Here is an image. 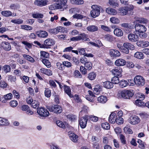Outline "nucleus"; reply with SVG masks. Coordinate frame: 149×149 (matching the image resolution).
Returning a JSON list of instances; mask_svg holds the SVG:
<instances>
[{
  "label": "nucleus",
  "mask_w": 149,
  "mask_h": 149,
  "mask_svg": "<svg viewBox=\"0 0 149 149\" xmlns=\"http://www.w3.org/2000/svg\"><path fill=\"white\" fill-rule=\"evenodd\" d=\"M134 19V22L136 24L135 26L136 31L138 33L146 31L147 29L146 27L143 25L137 23L146 24L148 22V20L144 18L138 17H135Z\"/></svg>",
  "instance_id": "f257e3e1"
},
{
  "label": "nucleus",
  "mask_w": 149,
  "mask_h": 149,
  "mask_svg": "<svg viewBox=\"0 0 149 149\" xmlns=\"http://www.w3.org/2000/svg\"><path fill=\"white\" fill-rule=\"evenodd\" d=\"M92 9L91 10L90 14L93 18H95L100 14V11L103 10L102 8L100 6L97 5H93L91 6Z\"/></svg>",
  "instance_id": "f03ea898"
},
{
  "label": "nucleus",
  "mask_w": 149,
  "mask_h": 149,
  "mask_svg": "<svg viewBox=\"0 0 149 149\" xmlns=\"http://www.w3.org/2000/svg\"><path fill=\"white\" fill-rule=\"evenodd\" d=\"M134 94L131 91L125 90L118 93L117 94V96L120 99L123 98L124 99H129Z\"/></svg>",
  "instance_id": "7ed1b4c3"
},
{
  "label": "nucleus",
  "mask_w": 149,
  "mask_h": 149,
  "mask_svg": "<svg viewBox=\"0 0 149 149\" xmlns=\"http://www.w3.org/2000/svg\"><path fill=\"white\" fill-rule=\"evenodd\" d=\"M134 49L133 45L126 42L123 44V48L122 49L121 52L125 54H128L129 53V49L133 50Z\"/></svg>",
  "instance_id": "20e7f679"
},
{
  "label": "nucleus",
  "mask_w": 149,
  "mask_h": 149,
  "mask_svg": "<svg viewBox=\"0 0 149 149\" xmlns=\"http://www.w3.org/2000/svg\"><path fill=\"white\" fill-rule=\"evenodd\" d=\"M58 3L55 4V8L57 9L65 8L66 7V4L67 0H54Z\"/></svg>",
  "instance_id": "39448f33"
},
{
  "label": "nucleus",
  "mask_w": 149,
  "mask_h": 149,
  "mask_svg": "<svg viewBox=\"0 0 149 149\" xmlns=\"http://www.w3.org/2000/svg\"><path fill=\"white\" fill-rule=\"evenodd\" d=\"M47 108L50 111L56 113H60L62 111V108L57 104L49 106Z\"/></svg>",
  "instance_id": "423d86ee"
},
{
  "label": "nucleus",
  "mask_w": 149,
  "mask_h": 149,
  "mask_svg": "<svg viewBox=\"0 0 149 149\" xmlns=\"http://www.w3.org/2000/svg\"><path fill=\"white\" fill-rule=\"evenodd\" d=\"M134 83L137 85L142 86L145 83V80L141 76L137 75L134 78Z\"/></svg>",
  "instance_id": "0eeeda50"
},
{
  "label": "nucleus",
  "mask_w": 149,
  "mask_h": 149,
  "mask_svg": "<svg viewBox=\"0 0 149 149\" xmlns=\"http://www.w3.org/2000/svg\"><path fill=\"white\" fill-rule=\"evenodd\" d=\"M55 42L53 39L48 38L45 40L44 42L43 48H50L51 46L54 45Z\"/></svg>",
  "instance_id": "6e6552de"
},
{
  "label": "nucleus",
  "mask_w": 149,
  "mask_h": 149,
  "mask_svg": "<svg viewBox=\"0 0 149 149\" xmlns=\"http://www.w3.org/2000/svg\"><path fill=\"white\" fill-rule=\"evenodd\" d=\"M37 112L38 114L41 116L46 117L49 114V111L46 109L42 107L38 109Z\"/></svg>",
  "instance_id": "1a4fd4ad"
},
{
  "label": "nucleus",
  "mask_w": 149,
  "mask_h": 149,
  "mask_svg": "<svg viewBox=\"0 0 149 149\" xmlns=\"http://www.w3.org/2000/svg\"><path fill=\"white\" fill-rule=\"evenodd\" d=\"M134 8V6L132 5L130 6V7H123L120 9V13L122 15H125L127 14L128 11L132 10Z\"/></svg>",
  "instance_id": "9d476101"
},
{
  "label": "nucleus",
  "mask_w": 149,
  "mask_h": 149,
  "mask_svg": "<svg viewBox=\"0 0 149 149\" xmlns=\"http://www.w3.org/2000/svg\"><path fill=\"white\" fill-rule=\"evenodd\" d=\"M140 120L139 118L136 116L131 117L128 120V122L130 124L134 125L140 122Z\"/></svg>",
  "instance_id": "9b49d317"
},
{
  "label": "nucleus",
  "mask_w": 149,
  "mask_h": 149,
  "mask_svg": "<svg viewBox=\"0 0 149 149\" xmlns=\"http://www.w3.org/2000/svg\"><path fill=\"white\" fill-rule=\"evenodd\" d=\"M47 0H36L34 1V3L38 6L42 7L47 5Z\"/></svg>",
  "instance_id": "f8f14e48"
},
{
  "label": "nucleus",
  "mask_w": 149,
  "mask_h": 149,
  "mask_svg": "<svg viewBox=\"0 0 149 149\" xmlns=\"http://www.w3.org/2000/svg\"><path fill=\"white\" fill-rule=\"evenodd\" d=\"M87 119L84 117L81 118L79 121L80 126L82 128H85L86 125Z\"/></svg>",
  "instance_id": "ddd939ff"
},
{
  "label": "nucleus",
  "mask_w": 149,
  "mask_h": 149,
  "mask_svg": "<svg viewBox=\"0 0 149 149\" xmlns=\"http://www.w3.org/2000/svg\"><path fill=\"white\" fill-rule=\"evenodd\" d=\"M12 95L11 93H8L4 95V97L1 99L0 101L3 103H6L7 100L11 99L12 97Z\"/></svg>",
  "instance_id": "4468645a"
},
{
  "label": "nucleus",
  "mask_w": 149,
  "mask_h": 149,
  "mask_svg": "<svg viewBox=\"0 0 149 149\" xmlns=\"http://www.w3.org/2000/svg\"><path fill=\"white\" fill-rule=\"evenodd\" d=\"M116 119L117 117L116 116V113L112 112L109 117V120L110 123L113 124L115 122Z\"/></svg>",
  "instance_id": "2eb2a0df"
},
{
  "label": "nucleus",
  "mask_w": 149,
  "mask_h": 149,
  "mask_svg": "<svg viewBox=\"0 0 149 149\" xmlns=\"http://www.w3.org/2000/svg\"><path fill=\"white\" fill-rule=\"evenodd\" d=\"M129 40L132 42H136L138 40L139 37L138 35L132 33L129 34L128 36Z\"/></svg>",
  "instance_id": "dca6fc26"
},
{
  "label": "nucleus",
  "mask_w": 149,
  "mask_h": 149,
  "mask_svg": "<svg viewBox=\"0 0 149 149\" xmlns=\"http://www.w3.org/2000/svg\"><path fill=\"white\" fill-rule=\"evenodd\" d=\"M36 35L38 37L40 38H46L48 36V33L45 31H40L36 33Z\"/></svg>",
  "instance_id": "f3484780"
},
{
  "label": "nucleus",
  "mask_w": 149,
  "mask_h": 149,
  "mask_svg": "<svg viewBox=\"0 0 149 149\" xmlns=\"http://www.w3.org/2000/svg\"><path fill=\"white\" fill-rule=\"evenodd\" d=\"M1 47L5 50L9 51L11 49L10 45L9 43L7 42H3L1 44Z\"/></svg>",
  "instance_id": "a211bd4d"
},
{
  "label": "nucleus",
  "mask_w": 149,
  "mask_h": 149,
  "mask_svg": "<svg viewBox=\"0 0 149 149\" xmlns=\"http://www.w3.org/2000/svg\"><path fill=\"white\" fill-rule=\"evenodd\" d=\"M126 63V61L122 59H117L115 63V65L118 66H123Z\"/></svg>",
  "instance_id": "6ab92c4d"
},
{
  "label": "nucleus",
  "mask_w": 149,
  "mask_h": 149,
  "mask_svg": "<svg viewBox=\"0 0 149 149\" xmlns=\"http://www.w3.org/2000/svg\"><path fill=\"white\" fill-rule=\"evenodd\" d=\"M103 85L104 87L108 89H111L112 88L113 86L112 82L109 81L104 82L103 83Z\"/></svg>",
  "instance_id": "aec40b11"
},
{
  "label": "nucleus",
  "mask_w": 149,
  "mask_h": 149,
  "mask_svg": "<svg viewBox=\"0 0 149 149\" xmlns=\"http://www.w3.org/2000/svg\"><path fill=\"white\" fill-rule=\"evenodd\" d=\"M79 36V40H82L83 41H90V39L88 38L87 35L85 33L80 34Z\"/></svg>",
  "instance_id": "412c9836"
},
{
  "label": "nucleus",
  "mask_w": 149,
  "mask_h": 149,
  "mask_svg": "<svg viewBox=\"0 0 149 149\" xmlns=\"http://www.w3.org/2000/svg\"><path fill=\"white\" fill-rule=\"evenodd\" d=\"M109 54L111 56H118L120 55V52L115 49H111L109 50Z\"/></svg>",
  "instance_id": "4be33fe9"
},
{
  "label": "nucleus",
  "mask_w": 149,
  "mask_h": 149,
  "mask_svg": "<svg viewBox=\"0 0 149 149\" xmlns=\"http://www.w3.org/2000/svg\"><path fill=\"white\" fill-rule=\"evenodd\" d=\"M86 29L91 32H94L97 31L98 30V27L95 25H90L86 28Z\"/></svg>",
  "instance_id": "5701e85b"
},
{
  "label": "nucleus",
  "mask_w": 149,
  "mask_h": 149,
  "mask_svg": "<svg viewBox=\"0 0 149 149\" xmlns=\"http://www.w3.org/2000/svg\"><path fill=\"white\" fill-rule=\"evenodd\" d=\"M63 88L65 93H67L70 98H72L73 97V96L71 93V90L69 86L66 85H64Z\"/></svg>",
  "instance_id": "b1692460"
},
{
  "label": "nucleus",
  "mask_w": 149,
  "mask_h": 149,
  "mask_svg": "<svg viewBox=\"0 0 149 149\" xmlns=\"http://www.w3.org/2000/svg\"><path fill=\"white\" fill-rule=\"evenodd\" d=\"M106 11L107 13L110 15H115L117 13V11L116 10L110 8H107Z\"/></svg>",
  "instance_id": "393cba45"
},
{
  "label": "nucleus",
  "mask_w": 149,
  "mask_h": 149,
  "mask_svg": "<svg viewBox=\"0 0 149 149\" xmlns=\"http://www.w3.org/2000/svg\"><path fill=\"white\" fill-rule=\"evenodd\" d=\"M111 72L113 75L119 76L121 73L122 70L117 68L113 69Z\"/></svg>",
  "instance_id": "a878e982"
},
{
  "label": "nucleus",
  "mask_w": 149,
  "mask_h": 149,
  "mask_svg": "<svg viewBox=\"0 0 149 149\" xmlns=\"http://www.w3.org/2000/svg\"><path fill=\"white\" fill-rule=\"evenodd\" d=\"M41 73L45 74L48 75H51L52 74V71L49 69L42 68L40 69Z\"/></svg>",
  "instance_id": "bb28decb"
},
{
  "label": "nucleus",
  "mask_w": 149,
  "mask_h": 149,
  "mask_svg": "<svg viewBox=\"0 0 149 149\" xmlns=\"http://www.w3.org/2000/svg\"><path fill=\"white\" fill-rule=\"evenodd\" d=\"M114 33L117 36H121L123 35V32L121 29L116 28L114 31Z\"/></svg>",
  "instance_id": "cd10ccee"
},
{
  "label": "nucleus",
  "mask_w": 149,
  "mask_h": 149,
  "mask_svg": "<svg viewBox=\"0 0 149 149\" xmlns=\"http://www.w3.org/2000/svg\"><path fill=\"white\" fill-rule=\"evenodd\" d=\"M97 100L100 103H104L107 101V98L106 96H101L98 97Z\"/></svg>",
  "instance_id": "c85d7f7f"
},
{
  "label": "nucleus",
  "mask_w": 149,
  "mask_h": 149,
  "mask_svg": "<svg viewBox=\"0 0 149 149\" xmlns=\"http://www.w3.org/2000/svg\"><path fill=\"white\" fill-rule=\"evenodd\" d=\"M109 3L112 7H118V4L115 0H109Z\"/></svg>",
  "instance_id": "c756f323"
},
{
  "label": "nucleus",
  "mask_w": 149,
  "mask_h": 149,
  "mask_svg": "<svg viewBox=\"0 0 149 149\" xmlns=\"http://www.w3.org/2000/svg\"><path fill=\"white\" fill-rule=\"evenodd\" d=\"M134 56L139 59H142L144 57L143 54L142 53L140 52H137L135 53L134 55Z\"/></svg>",
  "instance_id": "7c9ffc66"
},
{
  "label": "nucleus",
  "mask_w": 149,
  "mask_h": 149,
  "mask_svg": "<svg viewBox=\"0 0 149 149\" xmlns=\"http://www.w3.org/2000/svg\"><path fill=\"white\" fill-rule=\"evenodd\" d=\"M23 56L25 59L31 63H33L35 61L34 59L29 55L23 54Z\"/></svg>",
  "instance_id": "2f4dec72"
},
{
  "label": "nucleus",
  "mask_w": 149,
  "mask_h": 149,
  "mask_svg": "<svg viewBox=\"0 0 149 149\" xmlns=\"http://www.w3.org/2000/svg\"><path fill=\"white\" fill-rule=\"evenodd\" d=\"M8 79V81L11 82L15 83L16 81V77L15 76L11 75H8L7 76Z\"/></svg>",
  "instance_id": "473e14b6"
},
{
  "label": "nucleus",
  "mask_w": 149,
  "mask_h": 149,
  "mask_svg": "<svg viewBox=\"0 0 149 149\" xmlns=\"http://www.w3.org/2000/svg\"><path fill=\"white\" fill-rule=\"evenodd\" d=\"M96 76V74L94 72H91L88 74V79L91 80H94Z\"/></svg>",
  "instance_id": "72a5a7b5"
},
{
  "label": "nucleus",
  "mask_w": 149,
  "mask_h": 149,
  "mask_svg": "<svg viewBox=\"0 0 149 149\" xmlns=\"http://www.w3.org/2000/svg\"><path fill=\"white\" fill-rule=\"evenodd\" d=\"M119 85L122 88L125 87L128 85V81L124 79L122 80L119 82Z\"/></svg>",
  "instance_id": "f704fd0d"
},
{
  "label": "nucleus",
  "mask_w": 149,
  "mask_h": 149,
  "mask_svg": "<svg viewBox=\"0 0 149 149\" xmlns=\"http://www.w3.org/2000/svg\"><path fill=\"white\" fill-rule=\"evenodd\" d=\"M1 14L5 17H10L12 15V13L10 11L4 10L2 11Z\"/></svg>",
  "instance_id": "c9c22d12"
},
{
  "label": "nucleus",
  "mask_w": 149,
  "mask_h": 149,
  "mask_svg": "<svg viewBox=\"0 0 149 149\" xmlns=\"http://www.w3.org/2000/svg\"><path fill=\"white\" fill-rule=\"evenodd\" d=\"M42 61L47 68H49L51 67L50 63L47 59L45 58L42 59Z\"/></svg>",
  "instance_id": "e433bc0d"
},
{
  "label": "nucleus",
  "mask_w": 149,
  "mask_h": 149,
  "mask_svg": "<svg viewBox=\"0 0 149 149\" xmlns=\"http://www.w3.org/2000/svg\"><path fill=\"white\" fill-rule=\"evenodd\" d=\"M71 3L73 4H82L84 3L83 0H70Z\"/></svg>",
  "instance_id": "4c0bfd02"
},
{
  "label": "nucleus",
  "mask_w": 149,
  "mask_h": 149,
  "mask_svg": "<svg viewBox=\"0 0 149 149\" xmlns=\"http://www.w3.org/2000/svg\"><path fill=\"white\" fill-rule=\"evenodd\" d=\"M105 38L107 41L110 42L113 41L115 39L114 37L113 36L109 34L105 35Z\"/></svg>",
  "instance_id": "58836bf2"
},
{
  "label": "nucleus",
  "mask_w": 149,
  "mask_h": 149,
  "mask_svg": "<svg viewBox=\"0 0 149 149\" xmlns=\"http://www.w3.org/2000/svg\"><path fill=\"white\" fill-rule=\"evenodd\" d=\"M9 124L8 120L0 118V126H5Z\"/></svg>",
  "instance_id": "ea45409f"
},
{
  "label": "nucleus",
  "mask_w": 149,
  "mask_h": 149,
  "mask_svg": "<svg viewBox=\"0 0 149 149\" xmlns=\"http://www.w3.org/2000/svg\"><path fill=\"white\" fill-rule=\"evenodd\" d=\"M92 64L91 62L88 61L84 65V67L88 70H90L92 68Z\"/></svg>",
  "instance_id": "a19ab883"
},
{
  "label": "nucleus",
  "mask_w": 149,
  "mask_h": 149,
  "mask_svg": "<svg viewBox=\"0 0 149 149\" xmlns=\"http://www.w3.org/2000/svg\"><path fill=\"white\" fill-rule=\"evenodd\" d=\"M111 81L113 84H118L120 82L119 78L116 76L113 77L111 80Z\"/></svg>",
  "instance_id": "79ce46f5"
},
{
  "label": "nucleus",
  "mask_w": 149,
  "mask_h": 149,
  "mask_svg": "<svg viewBox=\"0 0 149 149\" xmlns=\"http://www.w3.org/2000/svg\"><path fill=\"white\" fill-rule=\"evenodd\" d=\"M31 106L34 108L36 109H39V102L36 101H34L31 104Z\"/></svg>",
  "instance_id": "37998d69"
},
{
  "label": "nucleus",
  "mask_w": 149,
  "mask_h": 149,
  "mask_svg": "<svg viewBox=\"0 0 149 149\" xmlns=\"http://www.w3.org/2000/svg\"><path fill=\"white\" fill-rule=\"evenodd\" d=\"M110 21L113 24H118L120 22V20L118 19L115 17L111 18Z\"/></svg>",
  "instance_id": "c03bdc74"
},
{
  "label": "nucleus",
  "mask_w": 149,
  "mask_h": 149,
  "mask_svg": "<svg viewBox=\"0 0 149 149\" xmlns=\"http://www.w3.org/2000/svg\"><path fill=\"white\" fill-rule=\"evenodd\" d=\"M49 56V54L48 53L43 51L40 52L41 58L42 59V58H48Z\"/></svg>",
  "instance_id": "a18cd8bd"
},
{
  "label": "nucleus",
  "mask_w": 149,
  "mask_h": 149,
  "mask_svg": "<svg viewBox=\"0 0 149 149\" xmlns=\"http://www.w3.org/2000/svg\"><path fill=\"white\" fill-rule=\"evenodd\" d=\"M3 69L5 72L7 73L10 71L11 68L10 66L8 65H5L3 67Z\"/></svg>",
  "instance_id": "49530a36"
},
{
  "label": "nucleus",
  "mask_w": 149,
  "mask_h": 149,
  "mask_svg": "<svg viewBox=\"0 0 149 149\" xmlns=\"http://www.w3.org/2000/svg\"><path fill=\"white\" fill-rule=\"evenodd\" d=\"M102 128L104 129L108 130L110 128L109 124L107 123H103L101 124Z\"/></svg>",
  "instance_id": "de8ad7c7"
},
{
  "label": "nucleus",
  "mask_w": 149,
  "mask_h": 149,
  "mask_svg": "<svg viewBox=\"0 0 149 149\" xmlns=\"http://www.w3.org/2000/svg\"><path fill=\"white\" fill-rule=\"evenodd\" d=\"M11 22L15 24H22L23 22V21L20 19H12L11 20Z\"/></svg>",
  "instance_id": "09e8293b"
},
{
  "label": "nucleus",
  "mask_w": 149,
  "mask_h": 149,
  "mask_svg": "<svg viewBox=\"0 0 149 149\" xmlns=\"http://www.w3.org/2000/svg\"><path fill=\"white\" fill-rule=\"evenodd\" d=\"M145 32L138 33L139 37L142 39L145 38L147 36V34Z\"/></svg>",
  "instance_id": "8fccbe9b"
},
{
  "label": "nucleus",
  "mask_w": 149,
  "mask_h": 149,
  "mask_svg": "<svg viewBox=\"0 0 149 149\" xmlns=\"http://www.w3.org/2000/svg\"><path fill=\"white\" fill-rule=\"evenodd\" d=\"M141 100H137L135 102L136 105L139 106H145V103L144 102L142 101Z\"/></svg>",
  "instance_id": "3c124183"
},
{
  "label": "nucleus",
  "mask_w": 149,
  "mask_h": 149,
  "mask_svg": "<svg viewBox=\"0 0 149 149\" xmlns=\"http://www.w3.org/2000/svg\"><path fill=\"white\" fill-rule=\"evenodd\" d=\"M134 67L137 69L143 68V65L139 62H137L134 63Z\"/></svg>",
  "instance_id": "603ef678"
},
{
  "label": "nucleus",
  "mask_w": 149,
  "mask_h": 149,
  "mask_svg": "<svg viewBox=\"0 0 149 149\" xmlns=\"http://www.w3.org/2000/svg\"><path fill=\"white\" fill-rule=\"evenodd\" d=\"M33 17L35 18H42L43 17V15L42 14L36 13L33 14L32 15Z\"/></svg>",
  "instance_id": "864d4df0"
},
{
  "label": "nucleus",
  "mask_w": 149,
  "mask_h": 149,
  "mask_svg": "<svg viewBox=\"0 0 149 149\" xmlns=\"http://www.w3.org/2000/svg\"><path fill=\"white\" fill-rule=\"evenodd\" d=\"M21 27L22 29L26 30H31L33 29L31 26L27 25H22Z\"/></svg>",
  "instance_id": "5fc2aeb1"
},
{
  "label": "nucleus",
  "mask_w": 149,
  "mask_h": 149,
  "mask_svg": "<svg viewBox=\"0 0 149 149\" xmlns=\"http://www.w3.org/2000/svg\"><path fill=\"white\" fill-rule=\"evenodd\" d=\"M124 132L126 133L132 134V130L128 126H126L124 128Z\"/></svg>",
  "instance_id": "6e6d98bb"
},
{
  "label": "nucleus",
  "mask_w": 149,
  "mask_h": 149,
  "mask_svg": "<svg viewBox=\"0 0 149 149\" xmlns=\"http://www.w3.org/2000/svg\"><path fill=\"white\" fill-rule=\"evenodd\" d=\"M45 94L47 97H49L51 95L50 90L48 88H45Z\"/></svg>",
  "instance_id": "4d7b16f0"
},
{
  "label": "nucleus",
  "mask_w": 149,
  "mask_h": 149,
  "mask_svg": "<svg viewBox=\"0 0 149 149\" xmlns=\"http://www.w3.org/2000/svg\"><path fill=\"white\" fill-rule=\"evenodd\" d=\"M56 123L58 126L60 127L64 128L65 127V125L64 123L61 121L60 120H57L56 122Z\"/></svg>",
  "instance_id": "13d9d810"
},
{
  "label": "nucleus",
  "mask_w": 149,
  "mask_h": 149,
  "mask_svg": "<svg viewBox=\"0 0 149 149\" xmlns=\"http://www.w3.org/2000/svg\"><path fill=\"white\" fill-rule=\"evenodd\" d=\"M69 136L71 140L76 139L78 138L77 135L75 134L74 133H70L69 134Z\"/></svg>",
  "instance_id": "bf43d9fd"
},
{
  "label": "nucleus",
  "mask_w": 149,
  "mask_h": 149,
  "mask_svg": "<svg viewBox=\"0 0 149 149\" xmlns=\"http://www.w3.org/2000/svg\"><path fill=\"white\" fill-rule=\"evenodd\" d=\"M7 86V84L3 81H0V87L2 88H4L6 87Z\"/></svg>",
  "instance_id": "052dcab7"
},
{
  "label": "nucleus",
  "mask_w": 149,
  "mask_h": 149,
  "mask_svg": "<svg viewBox=\"0 0 149 149\" xmlns=\"http://www.w3.org/2000/svg\"><path fill=\"white\" fill-rule=\"evenodd\" d=\"M10 104L11 107H14L17 106L18 103L17 101L16 100H12L10 102Z\"/></svg>",
  "instance_id": "680f3d73"
},
{
  "label": "nucleus",
  "mask_w": 149,
  "mask_h": 149,
  "mask_svg": "<svg viewBox=\"0 0 149 149\" xmlns=\"http://www.w3.org/2000/svg\"><path fill=\"white\" fill-rule=\"evenodd\" d=\"M74 74L75 76L77 78H81L82 75L77 70H76L74 72Z\"/></svg>",
  "instance_id": "e2e57ef3"
},
{
  "label": "nucleus",
  "mask_w": 149,
  "mask_h": 149,
  "mask_svg": "<svg viewBox=\"0 0 149 149\" xmlns=\"http://www.w3.org/2000/svg\"><path fill=\"white\" fill-rule=\"evenodd\" d=\"M57 68L59 69L63 70L64 68V65L63 63L62 64L59 62L57 63H56Z\"/></svg>",
  "instance_id": "0e129e2a"
},
{
  "label": "nucleus",
  "mask_w": 149,
  "mask_h": 149,
  "mask_svg": "<svg viewBox=\"0 0 149 149\" xmlns=\"http://www.w3.org/2000/svg\"><path fill=\"white\" fill-rule=\"evenodd\" d=\"M88 117L91 120L94 122H97L98 119V117L95 116H88Z\"/></svg>",
  "instance_id": "69168bd1"
},
{
  "label": "nucleus",
  "mask_w": 149,
  "mask_h": 149,
  "mask_svg": "<svg viewBox=\"0 0 149 149\" xmlns=\"http://www.w3.org/2000/svg\"><path fill=\"white\" fill-rule=\"evenodd\" d=\"M87 69L84 66H81L80 67V70L82 73L84 74H85L87 73Z\"/></svg>",
  "instance_id": "338daca9"
},
{
  "label": "nucleus",
  "mask_w": 149,
  "mask_h": 149,
  "mask_svg": "<svg viewBox=\"0 0 149 149\" xmlns=\"http://www.w3.org/2000/svg\"><path fill=\"white\" fill-rule=\"evenodd\" d=\"M80 61L83 64H84V65L87 62H88L87 58L85 56L81 58L80 59Z\"/></svg>",
  "instance_id": "774afa93"
}]
</instances>
